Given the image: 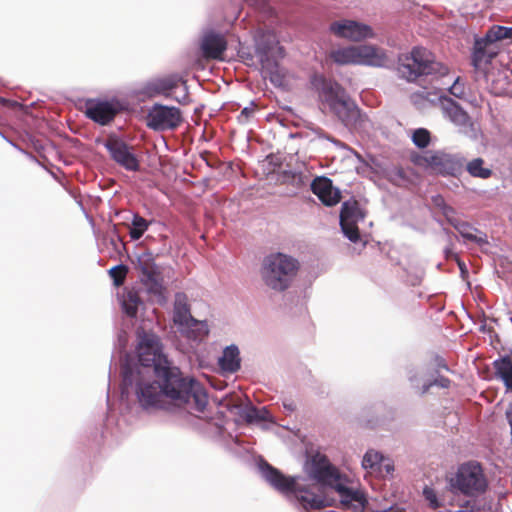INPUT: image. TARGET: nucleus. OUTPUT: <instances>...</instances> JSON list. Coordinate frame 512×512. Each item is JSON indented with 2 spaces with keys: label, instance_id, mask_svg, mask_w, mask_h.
Masks as SVG:
<instances>
[{
  "label": "nucleus",
  "instance_id": "nucleus-1",
  "mask_svg": "<svg viewBox=\"0 0 512 512\" xmlns=\"http://www.w3.org/2000/svg\"><path fill=\"white\" fill-rule=\"evenodd\" d=\"M138 339V363L122 368V394L134 396L139 408L149 415L176 408L203 412L208 403L204 387L171 364L157 335L143 332Z\"/></svg>",
  "mask_w": 512,
  "mask_h": 512
},
{
  "label": "nucleus",
  "instance_id": "nucleus-2",
  "mask_svg": "<svg viewBox=\"0 0 512 512\" xmlns=\"http://www.w3.org/2000/svg\"><path fill=\"white\" fill-rule=\"evenodd\" d=\"M258 468L266 482L289 499H294L303 509L320 510L328 505L317 485L301 482L300 477L285 476L264 460L259 462Z\"/></svg>",
  "mask_w": 512,
  "mask_h": 512
},
{
  "label": "nucleus",
  "instance_id": "nucleus-3",
  "mask_svg": "<svg viewBox=\"0 0 512 512\" xmlns=\"http://www.w3.org/2000/svg\"><path fill=\"white\" fill-rule=\"evenodd\" d=\"M311 84L320 99L346 127L358 126V122L361 121L360 110L340 84L321 75H314Z\"/></svg>",
  "mask_w": 512,
  "mask_h": 512
},
{
  "label": "nucleus",
  "instance_id": "nucleus-4",
  "mask_svg": "<svg viewBox=\"0 0 512 512\" xmlns=\"http://www.w3.org/2000/svg\"><path fill=\"white\" fill-rule=\"evenodd\" d=\"M299 268L296 258L281 252L271 253L263 259L260 275L268 288L282 292L290 287Z\"/></svg>",
  "mask_w": 512,
  "mask_h": 512
},
{
  "label": "nucleus",
  "instance_id": "nucleus-5",
  "mask_svg": "<svg viewBox=\"0 0 512 512\" xmlns=\"http://www.w3.org/2000/svg\"><path fill=\"white\" fill-rule=\"evenodd\" d=\"M255 50L264 78H269L275 86H283L285 77L277 58L284 56V50L279 46L276 34L272 31H258L255 35Z\"/></svg>",
  "mask_w": 512,
  "mask_h": 512
},
{
  "label": "nucleus",
  "instance_id": "nucleus-6",
  "mask_svg": "<svg viewBox=\"0 0 512 512\" xmlns=\"http://www.w3.org/2000/svg\"><path fill=\"white\" fill-rule=\"evenodd\" d=\"M398 73L411 82L424 75L446 76L448 67L435 61L428 49L414 47L409 54L399 57Z\"/></svg>",
  "mask_w": 512,
  "mask_h": 512
},
{
  "label": "nucleus",
  "instance_id": "nucleus-7",
  "mask_svg": "<svg viewBox=\"0 0 512 512\" xmlns=\"http://www.w3.org/2000/svg\"><path fill=\"white\" fill-rule=\"evenodd\" d=\"M453 493L468 497H477L486 492L488 481L478 462L470 461L459 466L454 477L450 479Z\"/></svg>",
  "mask_w": 512,
  "mask_h": 512
},
{
  "label": "nucleus",
  "instance_id": "nucleus-8",
  "mask_svg": "<svg viewBox=\"0 0 512 512\" xmlns=\"http://www.w3.org/2000/svg\"><path fill=\"white\" fill-rule=\"evenodd\" d=\"M329 57L339 65L358 64L383 67L387 62L384 51L373 45L337 48L329 53Z\"/></svg>",
  "mask_w": 512,
  "mask_h": 512
},
{
  "label": "nucleus",
  "instance_id": "nucleus-9",
  "mask_svg": "<svg viewBox=\"0 0 512 512\" xmlns=\"http://www.w3.org/2000/svg\"><path fill=\"white\" fill-rule=\"evenodd\" d=\"M308 476L317 483L332 488L337 481H341L343 474L331 464L326 455L322 453L313 454L305 464Z\"/></svg>",
  "mask_w": 512,
  "mask_h": 512
},
{
  "label": "nucleus",
  "instance_id": "nucleus-10",
  "mask_svg": "<svg viewBox=\"0 0 512 512\" xmlns=\"http://www.w3.org/2000/svg\"><path fill=\"white\" fill-rule=\"evenodd\" d=\"M439 100L443 116L458 128L459 133L476 139L478 129L468 113L451 98L439 97Z\"/></svg>",
  "mask_w": 512,
  "mask_h": 512
},
{
  "label": "nucleus",
  "instance_id": "nucleus-11",
  "mask_svg": "<svg viewBox=\"0 0 512 512\" xmlns=\"http://www.w3.org/2000/svg\"><path fill=\"white\" fill-rule=\"evenodd\" d=\"M426 164L436 173L443 176L457 177L462 174L466 162L460 153H446L436 151L424 157Z\"/></svg>",
  "mask_w": 512,
  "mask_h": 512
},
{
  "label": "nucleus",
  "instance_id": "nucleus-12",
  "mask_svg": "<svg viewBox=\"0 0 512 512\" xmlns=\"http://www.w3.org/2000/svg\"><path fill=\"white\" fill-rule=\"evenodd\" d=\"M103 145L109 152L110 158L120 167L130 172L139 171L140 162L133 146L117 136L108 137Z\"/></svg>",
  "mask_w": 512,
  "mask_h": 512
},
{
  "label": "nucleus",
  "instance_id": "nucleus-13",
  "mask_svg": "<svg viewBox=\"0 0 512 512\" xmlns=\"http://www.w3.org/2000/svg\"><path fill=\"white\" fill-rule=\"evenodd\" d=\"M147 126L155 131L174 130L182 122L180 109L154 104L147 113Z\"/></svg>",
  "mask_w": 512,
  "mask_h": 512
},
{
  "label": "nucleus",
  "instance_id": "nucleus-14",
  "mask_svg": "<svg viewBox=\"0 0 512 512\" xmlns=\"http://www.w3.org/2000/svg\"><path fill=\"white\" fill-rule=\"evenodd\" d=\"M137 266L141 271V280L147 291L158 298H164V288L160 281V271L153 254L144 252L137 257Z\"/></svg>",
  "mask_w": 512,
  "mask_h": 512
},
{
  "label": "nucleus",
  "instance_id": "nucleus-15",
  "mask_svg": "<svg viewBox=\"0 0 512 512\" xmlns=\"http://www.w3.org/2000/svg\"><path fill=\"white\" fill-rule=\"evenodd\" d=\"M365 214L360 209L356 200H348L342 203L340 211V227L345 237L351 242L357 243L361 240L358 223L363 221Z\"/></svg>",
  "mask_w": 512,
  "mask_h": 512
},
{
  "label": "nucleus",
  "instance_id": "nucleus-16",
  "mask_svg": "<svg viewBox=\"0 0 512 512\" xmlns=\"http://www.w3.org/2000/svg\"><path fill=\"white\" fill-rule=\"evenodd\" d=\"M329 30L335 36L351 41H361L374 37V32L369 25L354 20H340L330 24Z\"/></svg>",
  "mask_w": 512,
  "mask_h": 512
},
{
  "label": "nucleus",
  "instance_id": "nucleus-17",
  "mask_svg": "<svg viewBox=\"0 0 512 512\" xmlns=\"http://www.w3.org/2000/svg\"><path fill=\"white\" fill-rule=\"evenodd\" d=\"M86 116L100 125L109 124L120 111L117 101L89 99L85 104Z\"/></svg>",
  "mask_w": 512,
  "mask_h": 512
},
{
  "label": "nucleus",
  "instance_id": "nucleus-18",
  "mask_svg": "<svg viewBox=\"0 0 512 512\" xmlns=\"http://www.w3.org/2000/svg\"><path fill=\"white\" fill-rule=\"evenodd\" d=\"M348 478L343 475L341 477V481H337V483L332 487L340 498V502L342 505L346 507H353L355 509H365L368 500L364 490L357 487H350L347 485Z\"/></svg>",
  "mask_w": 512,
  "mask_h": 512
},
{
  "label": "nucleus",
  "instance_id": "nucleus-19",
  "mask_svg": "<svg viewBox=\"0 0 512 512\" xmlns=\"http://www.w3.org/2000/svg\"><path fill=\"white\" fill-rule=\"evenodd\" d=\"M311 191L325 206L332 207L341 201L340 190L333 185L330 178L318 176L311 182Z\"/></svg>",
  "mask_w": 512,
  "mask_h": 512
},
{
  "label": "nucleus",
  "instance_id": "nucleus-20",
  "mask_svg": "<svg viewBox=\"0 0 512 512\" xmlns=\"http://www.w3.org/2000/svg\"><path fill=\"white\" fill-rule=\"evenodd\" d=\"M497 54L498 49L496 45H492L486 40L478 38L474 43L471 64L476 70L485 71Z\"/></svg>",
  "mask_w": 512,
  "mask_h": 512
},
{
  "label": "nucleus",
  "instance_id": "nucleus-21",
  "mask_svg": "<svg viewBox=\"0 0 512 512\" xmlns=\"http://www.w3.org/2000/svg\"><path fill=\"white\" fill-rule=\"evenodd\" d=\"M200 48L204 58L220 59L227 48V42L222 34L209 30L204 32Z\"/></svg>",
  "mask_w": 512,
  "mask_h": 512
},
{
  "label": "nucleus",
  "instance_id": "nucleus-22",
  "mask_svg": "<svg viewBox=\"0 0 512 512\" xmlns=\"http://www.w3.org/2000/svg\"><path fill=\"white\" fill-rule=\"evenodd\" d=\"M408 379L412 387L419 390L420 394L427 393L432 386L448 388L450 385V380L443 376L437 378H427V373L424 368L411 370L409 372Z\"/></svg>",
  "mask_w": 512,
  "mask_h": 512
},
{
  "label": "nucleus",
  "instance_id": "nucleus-23",
  "mask_svg": "<svg viewBox=\"0 0 512 512\" xmlns=\"http://www.w3.org/2000/svg\"><path fill=\"white\" fill-rule=\"evenodd\" d=\"M180 82H182L181 78L177 75L155 78L145 84L143 91L149 97L156 95L169 96L170 92L176 89Z\"/></svg>",
  "mask_w": 512,
  "mask_h": 512
},
{
  "label": "nucleus",
  "instance_id": "nucleus-24",
  "mask_svg": "<svg viewBox=\"0 0 512 512\" xmlns=\"http://www.w3.org/2000/svg\"><path fill=\"white\" fill-rule=\"evenodd\" d=\"M194 317L191 315L187 297L183 293L175 295L173 321L178 326L179 331L182 333L189 328L191 323H194Z\"/></svg>",
  "mask_w": 512,
  "mask_h": 512
},
{
  "label": "nucleus",
  "instance_id": "nucleus-25",
  "mask_svg": "<svg viewBox=\"0 0 512 512\" xmlns=\"http://www.w3.org/2000/svg\"><path fill=\"white\" fill-rule=\"evenodd\" d=\"M219 366L224 372L235 373L240 369L241 359L239 348L232 344L227 346L219 358Z\"/></svg>",
  "mask_w": 512,
  "mask_h": 512
},
{
  "label": "nucleus",
  "instance_id": "nucleus-26",
  "mask_svg": "<svg viewBox=\"0 0 512 512\" xmlns=\"http://www.w3.org/2000/svg\"><path fill=\"white\" fill-rule=\"evenodd\" d=\"M495 376L500 379L508 390L512 391V358L502 356L493 362Z\"/></svg>",
  "mask_w": 512,
  "mask_h": 512
},
{
  "label": "nucleus",
  "instance_id": "nucleus-27",
  "mask_svg": "<svg viewBox=\"0 0 512 512\" xmlns=\"http://www.w3.org/2000/svg\"><path fill=\"white\" fill-rule=\"evenodd\" d=\"M120 303L123 312L131 318L137 316L139 307L143 305L138 292L133 289L125 290L123 292L120 298Z\"/></svg>",
  "mask_w": 512,
  "mask_h": 512
},
{
  "label": "nucleus",
  "instance_id": "nucleus-28",
  "mask_svg": "<svg viewBox=\"0 0 512 512\" xmlns=\"http://www.w3.org/2000/svg\"><path fill=\"white\" fill-rule=\"evenodd\" d=\"M454 228L467 241L474 242L479 245L487 243L486 234L482 233L481 231H478L468 222L461 220L459 222H455Z\"/></svg>",
  "mask_w": 512,
  "mask_h": 512
},
{
  "label": "nucleus",
  "instance_id": "nucleus-29",
  "mask_svg": "<svg viewBox=\"0 0 512 512\" xmlns=\"http://www.w3.org/2000/svg\"><path fill=\"white\" fill-rule=\"evenodd\" d=\"M468 174L474 178L488 179L492 176L493 171L490 167L485 166L484 159L477 157L464 165Z\"/></svg>",
  "mask_w": 512,
  "mask_h": 512
},
{
  "label": "nucleus",
  "instance_id": "nucleus-30",
  "mask_svg": "<svg viewBox=\"0 0 512 512\" xmlns=\"http://www.w3.org/2000/svg\"><path fill=\"white\" fill-rule=\"evenodd\" d=\"M384 456L373 449L368 450L362 459V467L370 473H381Z\"/></svg>",
  "mask_w": 512,
  "mask_h": 512
},
{
  "label": "nucleus",
  "instance_id": "nucleus-31",
  "mask_svg": "<svg viewBox=\"0 0 512 512\" xmlns=\"http://www.w3.org/2000/svg\"><path fill=\"white\" fill-rule=\"evenodd\" d=\"M209 333V327L206 321H199L194 319V323L189 325L187 330H184L182 334H184L187 338L192 339L194 341L202 340Z\"/></svg>",
  "mask_w": 512,
  "mask_h": 512
},
{
  "label": "nucleus",
  "instance_id": "nucleus-32",
  "mask_svg": "<svg viewBox=\"0 0 512 512\" xmlns=\"http://www.w3.org/2000/svg\"><path fill=\"white\" fill-rule=\"evenodd\" d=\"M151 222L140 216L133 214L131 220V228L129 231L130 238L134 241L139 240L148 230Z\"/></svg>",
  "mask_w": 512,
  "mask_h": 512
},
{
  "label": "nucleus",
  "instance_id": "nucleus-33",
  "mask_svg": "<svg viewBox=\"0 0 512 512\" xmlns=\"http://www.w3.org/2000/svg\"><path fill=\"white\" fill-rule=\"evenodd\" d=\"M481 39L486 40L492 45H495V43L499 40H512V27L493 26L487 31L485 37Z\"/></svg>",
  "mask_w": 512,
  "mask_h": 512
},
{
  "label": "nucleus",
  "instance_id": "nucleus-34",
  "mask_svg": "<svg viewBox=\"0 0 512 512\" xmlns=\"http://www.w3.org/2000/svg\"><path fill=\"white\" fill-rule=\"evenodd\" d=\"M267 410L265 408L258 409L254 406L248 407L242 412V417L247 423H257L266 420Z\"/></svg>",
  "mask_w": 512,
  "mask_h": 512
},
{
  "label": "nucleus",
  "instance_id": "nucleus-35",
  "mask_svg": "<svg viewBox=\"0 0 512 512\" xmlns=\"http://www.w3.org/2000/svg\"><path fill=\"white\" fill-rule=\"evenodd\" d=\"M412 142L418 148H425L430 143V132L425 128H418L412 133Z\"/></svg>",
  "mask_w": 512,
  "mask_h": 512
},
{
  "label": "nucleus",
  "instance_id": "nucleus-36",
  "mask_svg": "<svg viewBox=\"0 0 512 512\" xmlns=\"http://www.w3.org/2000/svg\"><path fill=\"white\" fill-rule=\"evenodd\" d=\"M126 273H127V267L123 264L113 266L109 270V275L113 279L114 284L117 286L123 284Z\"/></svg>",
  "mask_w": 512,
  "mask_h": 512
},
{
  "label": "nucleus",
  "instance_id": "nucleus-37",
  "mask_svg": "<svg viewBox=\"0 0 512 512\" xmlns=\"http://www.w3.org/2000/svg\"><path fill=\"white\" fill-rule=\"evenodd\" d=\"M449 92L451 95L457 98H463L465 95V84L461 81L460 77H457L453 80L452 85L449 87Z\"/></svg>",
  "mask_w": 512,
  "mask_h": 512
},
{
  "label": "nucleus",
  "instance_id": "nucleus-38",
  "mask_svg": "<svg viewBox=\"0 0 512 512\" xmlns=\"http://www.w3.org/2000/svg\"><path fill=\"white\" fill-rule=\"evenodd\" d=\"M423 495L425 499L429 502L430 508L437 509L441 506L440 502L438 501L437 495L432 488L425 487L423 490Z\"/></svg>",
  "mask_w": 512,
  "mask_h": 512
},
{
  "label": "nucleus",
  "instance_id": "nucleus-39",
  "mask_svg": "<svg viewBox=\"0 0 512 512\" xmlns=\"http://www.w3.org/2000/svg\"><path fill=\"white\" fill-rule=\"evenodd\" d=\"M442 213L445 216L446 220L454 227L455 222H459L460 219L456 216V211L453 207L446 205L442 207Z\"/></svg>",
  "mask_w": 512,
  "mask_h": 512
},
{
  "label": "nucleus",
  "instance_id": "nucleus-40",
  "mask_svg": "<svg viewBox=\"0 0 512 512\" xmlns=\"http://www.w3.org/2000/svg\"><path fill=\"white\" fill-rule=\"evenodd\" d=\"M255 111L254 103L252 102L250 106L244 107L241 113L238 116V121L242 124L247 123L250 117L253 115Z\"/></svg>",
  "mask_w": 512,
  "mask_h": 512
},
{
  "label": "nucleus",
  "instance_id": "nucleus-41",
  "mask_svg": "<svg viewBox=\"0 0 512 512\" xmlns=\"http://www.w3.org/2000/svg\"><path fill=\"white\" fill-rule=\"evenodd\" d=\"M183 85V94L181 97L176 96L175 100L178 101L180 104H186L188 103L189 97L187 92V86L185 82H182Z\"/></svg>",
  "mask_w": 512,
  "mask_h": 512
},
{
  "label": "nucleus",
  "instance_id": "nucleus-42",
  "mask_svg": "<svg viewBox=\"0 0 512 512\" xmlns=\"http://www.w3.org/2000/svg\"><path fill=\"white\" fill-rule=\"evenodd\" d=\"M385 470L387 474H391L394 471V465L388 458L384 457V461L382 462V470Z\"/></svg>",
  "mask_w": 512,
  "mask_h": 512
},
{
  "label": "nucleus",
  "instance_id": "nucleus-43",
  "mask_svg": "<svg viewBox=\"0 0 512 512\" xmlns=\"http://www.w3.org/2000/svg\"><path fill=\"white\" fill-rule=\"evenodd\" d=\"M433 203L435 204V206L439 207L441 210H442L443 206L447 205L445 203L444 198L442 196H440V195H437V196L433 197Z\"/></svg>",
  "mask_w": 512,
  "mask_h": 512
},
{
  "label": "nucleus",
  "instance_id": "nucleus-44",
  "mask_svg": "<svg viewBox=\"0 0 512 512\" xmlns=\"http://www.w3.org/2000/svg\"><path fill=\"white\" fill-rule=\"evenodd\" d=\"M249 5L255 6L257 8H263L265 4V0H245Z\"/></svg>",
  "mask_w": 512,
  "mask_h": 512
},
{
  "label": "nucleus",
  "instance_id": "nucleus-45",
  "mask_svg": "<svg viewBox=\"0 0 512 512\" xmlns=\"http://www.w3.org/2000/svg\"><path fill=\"white\" fill-rule=\"evenodd\" d=\"M0 105L1 106H16V105H18V103L15 101H11V100L5 99L3 97H0Z\"/></svg>",
  "mask_w": 512,
  "mask_h": 512
},
{
  "label": "nucleus",
  "instance_id": "nucleus-46",
  "mask_svg": "<svg viewBox=\"0 0 512 512\" xmlns=\"http://www.w3.org/2000/svg\"><path fill=\"white\" fill-rule=\"evenodd\" d=\"M326 139H328L329 141H331L333 144H335L336 146H339L341 148H345L346 145L342 142H340L339 140L337 139H334V138H331L329 136H325Z\"/></svg>",
  "mask_w": 512,
  "mask_h": 512
},
{
  "label": "nucleus",
  "instance_id": "nucleus-47",
  "mask_svg": "<svg viewBox=\"0 0 512 512\" xmlns=\"http://www.w3.org/2000/svg\"><path fill=\"white\" fill-rule=\"evenodd\" d=\"M424 93H425V92H422V93H414V94L412 95V100H413V102H414L415 104H417V103H418V99H419V98H422Z\"/></svg>",
  "mask_w": 512,
  "mask_h": 512
},
{
  "label": "nucleus",
  "instance_id": "nucleus-48",
  "mask_svg": "<svg viewBox=\"0 0 512 512\" xmlns=\"http://www.w3.org/2000/svg\"><path fill=\"white\" fill-rule=\"evenodd\" d=\"M284 407H285L286 409H288L289 411H293V410H294V406H293V404H292V403H290V404H284Z\"/></svg>",
  "mask_w": 512,
  "mask_h": 512
},
{
  "label": "nucleus",
  "instance_id": "nucleus-49",
  "mask_svg": "<svg viewBox=\"0 0 512 512\" xmlns=\"http://www.w3.org/2000/svg\"><path fill=\"white\" fill-rule=\"evenodd\" d=\"M455 512H474V511L468 510V509H459V510H457Z\"/></svg>",
  "mask_w": 512,
  "mask_h": 512
},
{
  "label": "nucleus",
  "instance_id": "nucleus-50",
  "mask_svg": "<svg viewBox=\"0 0 512 512\" xmlns=\"http://www.w3.org/2000/svg\"><path fill=\"white\" fill-rule=\"evenodd\" d=\"M459 266H460L461 271L463 272L464 271L463 270V265L461 263H459Z\"/></svg>",
  "mask_w": 512,
  "mask_h": 512
}]
</instances>
